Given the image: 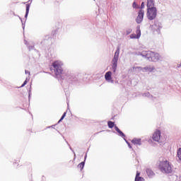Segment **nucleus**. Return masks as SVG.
I'll return each instance as SVG.
<instances>
[{"label": "nucleus", "instance_id": "obj_1", "mask_svg": "<svg viewBox=\"0 0 181 181\" xmlns=\"http://www.w3.org/2000/svg\"><path fill=\"white\" fill-rule=\"evenodd\" d=\"M158 168L163 173H172V165L167 160L160 161Z\"/></svg>", "mask_w": 181, "mask_h": 181}, {"label": "nucleus", "instance_id": "obj_2", "mask_svg": "<svg viewBox=\"0 0 181 181\" xmlns=\"http://www.w3.org/2000/svg\"><path fill=\"white\" fill-rule=\"evenodd\" d=\"M119 57V47H117L114 57L112 60V69L113 70V73H115V71H117V66H118V59Z\"/></svg>", "mask_w": 181, "mask_h": 181}, {"label": "nucleus", "instance_id": "obj_3", "mask_svg": "<svg viewBox=\"0 0 181 181\" xmlns=\"http://www.w3.org/2000/svg\"><path fill=\"white\" fill-rule=\"evenodd\" d=\"M158 10L156 8H147L146 16L148 21H153L156 18Z\"/></svg>", "mask_w": 181, "mask_h": 181}, {"label": "nucleus", "instance_id": "obj_4", "mask_svg": "<svg viewBox=\"0 0 181 181\" xmlns=\"http://www.w3.org/2000/svg\"><path fill=\"white\" fill-rule=\"evenodd\" d=\"M62 64L59 61H55L52 63V66L54 69V73L57 76H60L63 73Z\"/></svg>", "mask_w": 181, "mask_h": 181}, {"label": "nucleus", "instance_id": "obj_5", "mask_svg": "<svg viewBox=\"0 0 181 181\" xmlns=\"http://www.w3.org/2000/svg\"><path fill=\"white\" fill-rule=\"evenodd\" d=\"M146 59H148L151 62H158L159 60L160 56L158 53H155L153 52H148L146 54Z\"/></svg>", "mask_w": 181, "mask_h": 181}, {"label": "nucleus", "instance_id": "obj_6", "mask_svg": "<svg viewBox=\"0 0 181 181\" xmlns=\"http://www.w3.org/2000/svg\"><path fill=\"white\" fill-rule=\"evenodd\" d=\"M144 15H145V11L144 10H140L138 13V16L136 18V23H141L144 21Z\"/></svg>", "mask_w": 181, "mask_h": 181}, {"label": "nucleus", "instance_id": "obj_7", "mask_svg": "<svg viewBox=\"0 0 181 181\" xmlns=\"http://www.w3.org/2000/svg\"><path fill=\"white\" fill-rule=\"evenodd\" d=\"M141 37V26L136 27V34H131L130 38L131 39H139Z\"/></svg>", "mask_w": 181, "mask_h": 181}, {"label": "nucleus", "instance_id": "obj_8", "mask_svg": "<svg viewBox=\"0 0 181 181\" xmlns=\"http://www.w3.org/2000/svg\"><path fill=\"white\" fill-rule=\"evenodd\" d=\"M152 138L156 142H159L160 141V130H156L153 134Z\"/></svg>", "mask_w": 181, "mask_h": 181}, {"label": "nucleus", "instance_id": "obj_9", "mask_svg": "<svg viewBox=\"0 0 181 181\" xmlns=\"http://www.w3.org/2000/svg\"><path fill=\"white\" fill-rule=\"evenodd\" d=\"M147 8H156L153 0H147Z\"/></svg>", "mask_w": 181, "mask_h": 181}, {"label": "nucleus", "instance_id": "obj_10", "mask_svg": "<svg viewBox=\"0 0 181 181\" xmlns=\"http://www.w3.org/2000/svg\"><path fill=\"white\" fill-rule=\"evenodd\" d=\"M112 76V72L111 71H107L105 74V78L107 81H110V80L112 79V77L111 76Z\"/></svg>", "mask_w": 181, "mask_h": 181}, {"label": "nucleus", "instance_id": "obj_11", "mask_svg": "<svg viewBox=\"0 0 181 181\" xmlns=\"http://www.w3.org/2000/svg\"><path fill=\"white\" fill-rule=\"evenodd\" d=\"M146 172L148 177H153L155 176V173L151 168L146 169Z\"/></svg>", "mask_w": 181, "mask_h": 181}, {"label": "nucleus", "instance_id": "obj_12", "mask_svg": "<svg viewBox=\"0 0 181 181\" xmlns=\"http://www.w3.org/2000/svg\"><path fill=\"white\" fill-rule=\"evenodd\" d=\"M132 143H133L134 145H141V139L134 138L132 140Z\"/></svg>", "mask_w": 181, "mask_h": 181}, {"label": "nucleus", "instance_id": "obj_13", "mask_svg": "<svg viewBox=\"0 0 181 181\" xmlns=\"http://www.w3.org/2000/svg\"><path fill=\"white\" fill-rule=\"evenodd\" d=\"M140 175H141V173H139L138 172L136 173L135 181H145V179H144V177H139Z\"/></svg>", "mask_w": 181, "mask_h": 181}, {"label": "nucleus", "instance_id": "obj_14", "mask_svg": "<svg viewBox=\"0 0 181 181\" xmlns=\"http://www.w3.org/2000/svg\"><path fill=\"white\" fill-rule=\"evenodd\" d=\"M115 129L116 132H118V134H119L120 136H122V138H125V134L119 130V128H118V127L115 126Z\"/></svg>", "mask_w": 181, "mask_h": 181}, {"label": "nucleus", "instance_id": "obj_15", "mask_svg": "<svg viewBox=\"0 0 181 181\" xmlns=\"http://www.w3.org/2000/svg\"><path fill=\"white\" fill-rule=\"evenodd\" d=\"M144 70H145V71H149L150 73L152 72L153 70H155V67H150V66H146L143 68Z\"/></svg>", "mask_w": 181, "mask_h": 181}, {"label": "nucleus", "instance_id": "obj_16", "mask_svg": "<svg viewBox=\"0 0 181 181\" xmlns=\"http://www.w3.org/2000/svg\"><path fill=\"white\" fill-rule=\"evenodd\" d=\"M25 6H26V13H25V17L28 18V15H29V9L30 8V5L26 4Z\"/></svg>", "mask_w": 181, "mask_h": 181}, {"label": "nucleus", "instance_id": "obj_17", "mask_svg": "<svg viewBox=\"0 0 181 181\" xmlns=\"http://www.w3.org/2000/svg\"><path fill=\"white\" fill-rule=\"evenodd\" d=\"M84 164H85L84 162H81L78 165V169H80V170H83V169L84 168Z\"/></svg>", "mask_w": 181, "mask_h": 181}, {"label": "nucleus", "instance_id": "obj_18", "mask_svg": "<svg viewBox=\"0 0 181 181\" xmlns=\"http://www.w3.org/2000/svg\"><path fill=\"white\" fill-rule=\"evenodd\" d=\"M177 156L180 160H181V148L177 150Z\"/></svg>", "mask_w": 181, "mask_h": 181}, {"label": "nucleus", "instance_id": "obj_19", "mask_svg": "<svg viewBox=\"0 0 181 181\" xmlns=\"http://www.w3.org/2000/svg\"><path fill=\"white\" fill-rule=\"evenodd\" d=\"M109 128H114L115 123L113 122L109 121L107 122Z\"/></svg>", "mask_w": 181, "mask_h": 181}, {"label": "nucleus", "instance_id": "obj_20", "mask_svg": "<svg viewBox=\"0 0 181 181\" xmlns=\"http://www.w3.org/2000/svg\"><path fill=\"white\" fill-rule=\"evenodd\" d=\"M66 112H65L63 115L62 116L61 119H59V122L63 121V119H64V118L66 117Z\"/></svg>", "mask_w": 181, "mask_h": 181}, {"label": "nucleus", "instance_id": "obj_21", "mask_svg": "<svg viewBox=\"0 0 181 181\" xmlns=\"http://www.w3.org/2000/svg\"><path fill=\"white\" fill-rule=\"evenodd\" d=\"M26 84H28V81L25 80V81L23 82V83L21 85V87H25V86H26Z\"/></svg>", "mask_w": 181, "mask_h": 181}, {"label": "nucleus", "instance_id": "obj_22", "mask_svg": "<svg viewBox=\"0 0 181 181\" xmlns=\"http://www.w3.org/2000/svg\"><path fill=\"white\" fill-rule=\"evenodd\" d=\"M145 8V3L142 2L141 4V9H144Z\"/></svg>", "mask_w": 181, "mask_h": 181}, {"label": "nucleus", "instance_id": "obj_23", "mask_svg": "<svg viewBox=\"0 0 181 181\" xmlns=\"http://www.w3.org/2000/svg\"><path fill=\"white\" fill-rule=\"evenodd\" d=\"M132 30L130 32H127V35H129L131 33Z\"/></svg>", "mask_w": 181, "mask_h": 181}, {"label": "nucleus", "instance_id": "obj_24", "mask_svg": "<svg viewBox=\"0 0 181 181\" xmlns=\"http://www.w3.org/2000/svg\"><path fill=\"white\" fill-rule=\"evenodd\" d=\"M179 67H181V63L180 64Z\"/></svg>", "mask_w": 181, "mask_h": 181}, {"label": "nucleus", "instance_id": "obj_25", "mask_svg": "<svg viewBox=\"0 0 181 181\" xmlns=\"http://www.w3.org/2000/svg\"><path fill=\"white\" fill-rule=\"evenodd\" d=\"M129 148H132L131 146L129 144Z\"/></svg>", "mask_w": 181, "mask_h": 181}]
</instances>
